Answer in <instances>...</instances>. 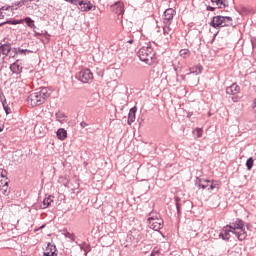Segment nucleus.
Masks as SVG:
<instances>
[{"label":"nucleus","mask_w":256,"mask_h":256,"mask_svg":"<svg viewBox=\"0 0 256 256\" xmlns=\"http://www.w3.org/2000/svg\"><path fill=\"white\" fill-rule=\"evenodd\" d=\"M50 95L49 88H40L27 97V103L31 107H39V105H43L49 99Z\"/></svg>","instance_id":"nucleus-1"},{"label":"nucleus","mask_w":256,"mask_h":256,"mask_svg":"<svg viewBox=\"0 0 256 256\" xmlns=\"http://www.w3.org/2000/svg\"><path fill=\"white\" fill-rule=\"evenodd\" d=\"M137 55L140 61L146 63V65H155V63H157V54L155 50H153V47H151V43L140 48Z\"/></svg>","instance_id":"nucleus-2"},{"label":"nucleus","mask_w":256,"mask_h":256,"mask_svg":"<svg viewBox=\"0 0 256 256\" xmlns=\"http://www.w3.org/2000/svg\"><path fill=\"white\" fill-rule=\"evenodd\" d=\"M147 224L153 231H161V229H163V218H161V214L150 212L148 214Z\"/></svg>","instance_id":"nucleus-3"},{"label":"nucleus","mask_w":256,"mask_h":256,"mask_svg":"<svg viewBox=\"0 0 256 256\" xmlns=\"http://www.w3.org/2000/svg\"><path fill=\"white\" fill-rule=\"evenodd\" d=\"M232 226V233L239 241L247 239V232L245 231V222L241 219H236Z\"/></svg>","instance_id":"nucleus-4"},{"label":"nucleus","mask_w":256,"mask_h":256,"mask_svg":"<svg viewBox=\"0 0 256 256\" xmlns=\"http://www.w3.org/2000/svg\"><path fill=\"white\" fill-rule=\"evenodd\" d=\"M196 186L198 189H206L209 193H213L214 189H219V184L211 180H200L199 183H196Z\"/></svg>","instance_id":"nucleus-5"},{"label":"nucleus","mask_w":256,"mask_h":256,"mask_svg":"<svg viewBox=\"0 0 256 256\" xmlns=\"http://www.w3.org/2000/svg\"><path fill=\"white\" fill-rule=\"evenodd\" d=\"M76 78L78 81H81V83H92L93 82V72H91L90 69H83L81 70Z\"/></svg>","instance_id":"nucleus-6"},{"label":"nucleus","mask_w":256,"mask_h":256,"mask_svg":"<svg viewBox=\"0 0 256 256\" xmlns=\"http://www.w3.org/2000/svg\"><path fill=\"white\" fill-rule=\"evenodd\" d=\"M176 13L177 12L173 8L166 9L163 14V25H171Z\"/></svg>","instance_id":"nucleus-7"},{"label":"nucleus","mask_w":256,"mask_h":256,"mask_svg":"<svg viewBox=\"0 0 256 256\" xmlns=\"http://www.w3.org/2000/svg\"><path fill=\"white\" fill-rule=\"evenodd\" d=\"M9 69L14 75H21L23 73V60H16L9 66Z\"/></svg>","instance_id":"nucleus-8"},{"label":"nucleus","mask_w":256,"mask_h":256,"mask_svg":"<svg viewBox=\"0 0 256 256\" xmlns=\"http://www.w3.org/2000/svg\"><path fill=\"white\" fill-rule=\"evenodd\" d=\"M231 233H233V226L226 225L219 234L220 239L223 241H229L231 239Z\"/></svg>","instance_id":"nucleus-9"},{"label":"nucleus","mask_w":256,"mask_h":256,"mask_svg":"<svg viewBox=\"0 0 256 256\" xmlns=\"http://www.w3.org/2000/svg\"><path fill=\"white\" fill-rule=\"evenodd\" d=\"M132 243L137 244L143 239V234L139 230H132L129 235Z\"/></svg>","instance_id":"nucleus-10"},{"label":"nucleus","mask_w":256,"mask_h":256,"mask_svg":"<svg viewBox=\"0 0 256 256\" xmlns=\"http://www.w3.org/2000/svg\"><path fill=\"white\" fill-rule=\"evenodd\" d=\"M111 9L116 15H118V17L125 13L123 2H116L114 5L111 6Z\"/></svg>","instance_id":"nucleus-11"},{"label":"nucleus","mask_w":256,"mask_h":256,"mask_svg":"<svg viewBox=\"0 0 256 256\" xmlns=\"http://www.w3.org/2000/svg\"><path fill=\"white\" fill-rule=\"evenodd\" d=\"M223 16H214L210 23L211 27L214 29H219V27H223Z\"/></svg>","instance_id":"nucleus-12"},{"label":"nucleus","mask_w":256,"mask_h":256,"mask_svg":"<svg viewBox=\"0 0 256 256\" xmlns=\"http://www.w3.org/2000/svg\"><path fill=\"white\" fill-rule=\"evenodd\" d=\"M79 9L80 11H91L93 9V4L89 1L80 0L78 1Z\"/></svg>","instance_id":"nucleus-13"},{"label":"nucleus","mask_w":256,"mask_h":256,"mask_svg":"<svg viewBox=\"0 0 256 256\" xmlns=\"http://www.w3.org/2000/svg\"><path fill=\"white\" fill-rule=\"evenodd\" d=\"M57 253V247L55 244L48 243L45 251L43 252L44 256H54Z\"/></svg>","instance_id":"nucleus-14"},{"label":"nucleus","mask_w":256,"mask_h":256,"mask_svg":"<svg viewBox=\"0 0 256 256\" xmlns=\"http://www.w3.org/2000/svg\"><path fill=\"white\" fill-rule=\"evenodd\" d=\"M241 91V87L237 84H232L231 86L226 88L227 95H237Z\"/></svg>","instance_id":"nucleus-15"},{"label":"nucleus","mask_w":256,"mask_h":256,"mask_svg":"<svg viewBox=\"0 0 256 256\" xmlns=\"http://www.w3.org/2000/svg\"><path fill=\"white\" fill-rule=\"evenodd\" d=\"M135 113H137V107H133L130 109L128 114V125L135 123Z\"/></svg>","instance_id":"nucleus-16"},{"label":"nucleus","mask_w":256,"mask_h":256,"mask_svg":"<svg viewBox=\"0 0 256 256\" xmlns=\"http://www.w3.org/2000/svg\"><path fill=\"white\" fill-rule=\"evenodd\" d=\"M211 3H215L218 9H225V7H229L227 0H211Z\"/></svg>","instance_id":"nucleus-17"},{"label":"nucleus","mask_w":256,"mask_h":256,"mask_svg":"<svg viewBox=\"0 0 256 256\" xmlns=\"http://www.w3.org/2000/svg\"><path fill=\"white\" fill-rule=\"evenodd\" d=\"M56 135L60 141H65V139H67V130L60 128L57 130Z\"/></svg>","instance_id":"nucleus-18"},{"label":"nucleus","mask_w":256,"mask_h":256,"mask_svg":"<svg viewBox=\"0 0 256 256\" xmlns=\"http://www.w3.org/2000/svg\"><path fill=\"white\" fill-rule=\"evenodd\" d=\"M23 23H26L27 27L29 29H37V26L35 25V20H32L31 17H25L22 19Z\"/></svg>","instance_id":"nucleus-19"},{"label":"nucleus","mask_w":256,"mask_h":256,"mask_svg":"<svg viewBox=\"0 0 256 256\" xmlns=\"http://www.w3.org/2000/svg\"><path fill=\"white\" fill-rule=\"evenodd\" d=\"M79 248H80V251H83L84 256H87V253L91 251V245H89L87 242L79 244Z\"/></svg>","instance_id":"nucleus-20"},{"label":"nucleus","mask_w":256,"mask_h":256,"mask_svg":"<svg viewBox=\"0 0 256 256\" xmlns=\"http://www.w3.org/2000/svg\"><path fill=\"white\" fill-rule=\"evenodd\" d=\"M222 27H233V18L229 16H223Z\"/></svg>","instance_id":"nucleus-21"},{"label":"nucleus","mask_w":256,"mask_h":256,"mask_svg":"<svg viewBox=\"0 0 256 256\" xmlns=\"http://www.w3.org/2000/svg\"><path fill=\"white\" fill-rule=\"evenodd\" d=\"M171 33H173V28L171 27V24H164L163 26V34L167 37H171Z\"/></svg>","instance_id":"nucleus-22"},{"label":"nucleus","mask_w":256,"mask_h":256,"mask_svg":"<svg viewBox=\"0 0 256 256\" xmlns=\"http://www.w3.org/2000/svg\"><path fill=\"white\" fill-rule=\"evenodd\" d=\"M53 203V196H48L43 200V209H47V207H51Z\"/></svg>","instance_id":"nucleus-23"},{"label":"nucleus","mask_w":256,"mask_h":256,"mask_svg":"<svg viewBox=\"0 0 256 256\" xmlns=\"http://www.w3.org/2000/svg\"><path fill=\"white\" fill-rule=\"evenodd\" d=\"M67 119V116L63 112L56 113V121H59V123H65Z\"/></svg>","instance_id":"nucleus-24"},{"label":"nucleus","mask_w":256,"mask_h":256,"mask_svg":"<svg viewBox=\"0 0 256 256\" xmlns=\"http://www.w3.org/2000/svg\"><path fill=\"white\" fill-rule=\"evenodd\" d=\"M179 55L180 57H182L183 59H187L188 57L191 56V51H189V49H181L179 51Z\"/></svg>","instance_id":"nucleus-25"},{"label":"nucleus","mask_w":256,"mask_h":256,"mask_svg":"<svg viewBox=\"0 0 256 256\" xmlns=\"http://www.w3.org/2000/svg\"><path fill=\"white\" fill-rule=\"evenodd\" d=\"M194 137H197L198 139H201L203 137V128H196L193 130Z\"/></svg>","instance_id":"nucleus-26"},{"label":"nucleus","mask_w":256,"mask_h":256,"mask_svg":"<svg viewBox=\"0 0 256 256\" xmlns=\"http://www.w3.org/2000/svg\"><path fill=\"white\" fill-rule=\"evenodd\" d=\"M23 19H20V20H8L5 23V25H22L23 23Z\"/></svg>","instance_id":"nucleus-27"},{"label":"nucleus","mask_w":256,"mask_h":256,"mask_svg":"<svg viewBox=\"0 0 256 256\" xmlns=\"http://www.w3.org/2000/svg\"><path fill=\"white\" fill-rule=\"evenodd\" d=\"M253 165H254L253 157L248 158L246 161L247 170L251 171V169H253Z\"/></svg>","instance_id":"nucleus-28"},{"label":"nucleus","mask_w":256,"mask_h":256,"mask_svg":"<svg viewBox=\"0 0 256 256\" xmlns=\"http://www.w3.org/2000/svg\"><path fill=\"white\" fill-rule=\"evenodd\" d=\"M64 233V237H66V239H70L71 241H75V234H71L69 233L67 230H63Z\"/></svg>","instance_id":"nucleus-29"},{"label":"nucleus","mask_w":256,"mask_h":256,"mask_svg":"<svg viewBox=\"0 0 256 256\" xmlns=\"http://www.w3.org/2000/svg\"><path fill=\"white\" fill-rule=\"evenodd\" d=\"M30 53H33V51L28 50V49H21L18 48V55H29Z\"/></svg>","instance_id":"nucleus-30"},{"label":"nucleus","mask_w":256,"mask_h":256,"mask_svg":"<svg viewBox=\"0 0 256 256\" xmlns=\"http://www.w3.org/2000/svg\"><path fill=\"white\" fill-rule=\"evenodd\" d=\"M176 201V209L178 217H181V204L179 203V198H175Z\"/></svg>","instance_id":"nucleus-31"},{"label":"nucleus","mask_w":256,"mask_h":256,"mask_svg":"<svg viewBox=\"0 0 256 256\" xmlns=\"http://www.w3.org/2000/svg\"><path fill=\"white\" fill-rule=\"evenodd\" d=\"M2 107H3L6 115H9V113H11V108L9 107V105H7V102L2 103Z\"/></svg>","instance_id":"nucleus-32"},{"label":"nucleus","mask_w":256,"mask_h":256,"mask_svg":"<svg viewBox=\"0 0 256 256\" xmlns=\"http://www.w3.org/2000/svg\"><path fill=\"white\" fill-rule=\"evenodd\" d=\"M202 71H203V66L197 65L195 67V70L192 71V73H196V75H200V73H202Z\"/></svg>","instance_id":"nucleus-33"},{"label":"nucleus","mask_w":256,"mask_h":256,"mask_svg":"<svg viewBox=\"0 0 256 256\" xmlns=\"http://www.w3.org/2000/svg\"><path fill=\"white\" fill-rule=\"evenodd\" d=\"M12 53L10 54V57L14 59V57H17L19 55V48H12L11 49Z\"/></svg>","instance_id":"nucleus-34"},{"label":"nucleus","mask_w":256,"mask_h":256,"mask_svg":"<svg viewBox=\"0 0 256 256\" xmlns=\"http://www.w3.org/2000/svg\"><path fill=\"white\" fill-rule=\"evenodd\" d=\"M9 185V182H5L4 185H2L1 191L2 195H7V187Z\"/></svg>","instance_id":"nucleus-35"},{"label":"nucleus","mask_w":256,"mask_h":256,"mask_svg":"<svg viewBox=\"0 0 256 256\" xmlns=\"http://www.w3.org/2000/svg\"><path fill=\"white\" fill-rule=\"evenodd\" d=\"M0 102L7 103V99H5V94H3V91H0Z\"/></svg>","instance_id":"nucleus-36"},{"label":"nucleus","mask_w":256,"mask_h":256,"mask_svg":"<svg viewBox=\"0 0 256 256\" xmlns=\"http://www.w3.org/2000/svg\"><path fill=\"white\" fill-rule=\"evenodd\" d=\"M155 255H161V252H159V249L155 248L152 252L150 256H155Z\"/></svg>","instance_id":"nucleus-37"},{"label":"nucleus","mask_w":256,"mask_h":256,"mask_svg":"<svg viewBox=\"0 0 256 256\" xmlns=\"http://www.w3.org/2000/svg\"><path fill=\"white\" fill-rule=\"evenodd\" d=\"M67 1L68 3H71V5H78L79 3V0H65Z\"/></svg>","instance_id":"nucleus-38"},{"label":"nucleus","mask_w":256,"mask_h":256,"mask_svg":"<svg viewBox=\"0 0 256 256\" xmlns=\"http://www.w3.org/2000/svg\"><path fill=\"white\" fill-rule=\"evenodd\" d=\"M80 126L82 127V129H85V127H87V124H86L85 121H82V122L80 123Z\"/></svg>","instance_id":"nucleus-39"},{"label":"nucleus","mask_w":256,"mask_h":256,"mask_svg":"<svg viewBox=\"0 0 256 256\" xmlns=\"http://www.w3.org/2000/svg\"><path fill=\"white\" fill-rule=\"evenodd\" d=\"M207 11H215V7L207 6Z\"/></svg>","instance_id":"nucleus-40"},{"label":"nucleus","mask_w":256,"mask_h":256,"mask_svg":"<svg viewBox=\"0 0 256 256\" xmlns=\"http://www.w3.org/2000/svg\"><path fill=\"white\" fill-rule=\"evenodd\" d=\"M2 11H8V9H9V6H2Z\"/></svg>","instance_id":"nucleus-41"},{"label":"nucleus","mask_w":256,"mask_h":256,"mask_svg":"<svg viewBox=\"0 0 256 256\" xmlns=\"http://www.w3.org/2000/svg\"><path fill=\"white\" fill-rule=\"evenodd\" d=\"M232 100L234 101V103H237V101H239V98H237V97H232Z\"/></svg>","instance_id":"nucleus-42"},{"label":"nucleus","mask_w":256,"mask_h":256,"mask_svg":"<svg viewBox=\"0 0 256 256\" xmlns=\"http://www.w3.org/2000/svg\"><path fill=\"white\" fill-rule=\"evenodd\" d=\"M253 111L256 113V99L254 100Z\"/></svg>","instance_id":"nucleus-43"},{"label":"nucleus","mask_w":256,"mask_h":256,"mask_svg":"<svg viewBox=\"0 0 256 256\" xmlns=\"http://www.w3.org/2000/svg\"><path fill=\"white\" fill-rule=\"evenodd\" d=\"M98 75H100V77H103V70H100V71L98 72Z\"/></svg>","instance_id":"nucleus-44"},{"label":"nucleus","mask_w":256,"mask_h":256,"mask_svg":"<svg viewBox=\"0 0 256 256\" xmlns=\"http://www.w3.org/2000/svg\"><path fill=\"white\" fill-rule=\"evenodd\" d=\"M179 77L182 79V81H185V75H180Z\"/></svg>","instance_id":"nucleus-45"},{"label":"nucleus","mask_w":256,"mask_h":256,"mask_svg":"<svg viewBox=\"0 0 256 256\" xmlns=\"http://www.w3.org/2000/svg\"><path fill=\"white\" fill-rule=\"evenodd\" d=\"M35 1V0H22V3H27V2Z\"/></svg>","instance_id":"nucleus-46"},{"label":"nucleus","mask_w":256,"mask_h":256,"mask_svg":"<svg viewBox=\"0 0 256 256\" xmlns=\"http://www.w3.org/2000/svg\"><path fill=\"white\" fill-rule=\"evenodd\" d=\"M127 43H130V44H133L134 40L133 39H130L128 41H126Z\"/></svg>","instance_id":"nucleus-47"},{"label":"nucleus","mask_w":256,"mask_h":256,"mask_svg":"<svg viewBox=\"0 0 256 256\" xmlns=\"http://www.w3.org/2000/svg\"><path fill=\"white\" fill-rule=\"evenodd\" d=\"M0 177H5V175L3 174V171H0Z\"/></svg>","instance_id":"nucleus-48"},{"label":"nucleus","mask_w":256,"mask_h":256,"mask_svg":"<svg viewBox=\"0 0 256 256\" xmlns=\"http://www.w3.org/2000/svg\"><path fill=\"white\" fill-rule=\"evenodd\" d=\"M25 4V2H23V1H20L19 3H18V5H24Z\"/></svg>","instance_id":"nucleus-49"},{"label":"nucleus","mask_w":256,"mask_h":256,"mask_svg":"<svg viewBox=\"0 0 256 256\" xmlns=\"http://www.w3.org/2000/svg\"><path fill=\"white\" fill-rule=\"evenodd\" d=\"M2 9L0 8V17H3V12H1Z\"/></svg>","instance_id":"nucleus-50"},{"label":"nucleus","mask_w":256,"mask_h":256,"mask_svg":"<svg viewBox=\"0 0 256 256\" xmlns=\"http://www.w3.org/2000/svg\"><path fill=\"white\" fill-rule=\"evenodd\" d=\"M5 25V22L0 23V27H3Z\"/></svg>","instance_id":"nucleus-51"},{"label":"nucleus","mask_w":256,"mask_h":256,"mask_svg":"<svg viewBox=\"0 0 256 256\" xmlns=\"http://www.w3.org/2000/svg\"><path fill=\"white\" fill-rule=\"evenodd\" d=\"M3 132V128H0V133Z\"/></svg>","instance_id":"nucleus-52"},{"label":"nucleus","mask_w":256,"mask_h":256,"mask_svg":"<svg viewBox=\"0 0 256 256\" xmlns=\"http://www.w3.org/2000/svg\"><path fill=\"white\" fill-rule=\"evenodd\" d=\"M43 227H45V225L41 226L40 229H43Z\"/></svg>","instance_id":"nucleus-53"},{"label":"nucleus","mask_w":256,"mask_h":256,"mask_svg":"<svg viewBox=\"0 0 256 256\" xmlns=\"http://www.w3.org/2000/svg\"><path fill=\"white\" fill-rule=\"evenodd\" d=\"M36 35H39V33H36Z\"/></svg>","instance_id":"nucleus-54"}]
</instances>
